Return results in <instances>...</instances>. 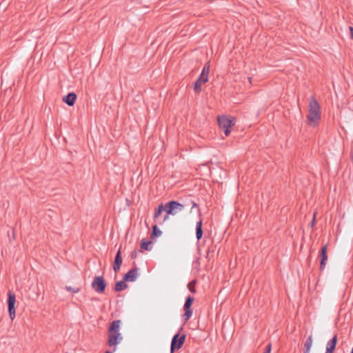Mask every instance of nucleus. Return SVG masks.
I'll use <instances>...</instances> for the list:
<instances>
[{
	"instance_id": "30",
	"label": "nucleus",
	"mask_w": 353,
	"mask_h": 353,
	"mask_svg": "<svg viewBox=\"0 0 353 353\" xmlns=\"http://www.w3.org/2000/svg\"><path fill=\"white\" fill-rule=\"evenodd\" d=\"M248 81L251 83V78L250 77H248Z\"/></svg>"
},
{
	"instance_id": "24",
	"label": "nucleus",
	"mask_w": 353,
	"mask_h": 353,
	"mask_svg": "<svg viewBox=\"0 0 353 353\" xmlns=\"http://www.w3.org/2000/svg\"><path fill=\"white\" fill-rule=\"evenodd\" d=\"M65 290L68 292H72L74 293H78L80 291L79 288H72L71 286H65Z\"/></svg>"
},
{
	"instance_id": "23",
	"label": "nucleus",
	"mask_w": 353,
	"mask_h": 353,
	"mask_svg": "<svg viewBox=\"0 0 353 353\" xmlns=\"http://www.w3.org/2000/svg\"><path fill=\"white\" fill-rule=\"evenodd\" d=\"M196 283V280H193L188 284V288L192 293H196L195 285Z\"/></svg>"
},
{
	"instance_id": "21",
	"label": "nucleus",
	"mask_w": 353,
	"mask_h": 353,
	"mask_svg": "<svg viewBox=\"0 0 353 353\" xmlns=\"http://www.w3.org/2000/svg\"><path fill=\"white\" fill-rule=\"evenodd\" d=\"M152 244V242L150 241H145L143 239L141 242V248L145 250H150L151 247L150 245Z\"/></svg>"
},
{
	"instance_id": "25",
	"label": "nucleus",
	"mask_w": 353,
	"mask_h": 353,
	"mask_svg": "<svg viewBox=\"0 0 353 353\" xmlns=\"http://www.w3.org/2000/svg\"><path fill=\"white\" fill-rule=\"evenodd\" d=\"M130 257L132 259H135L137 257V251L134 250L133 252H132V253L130 254Z\"/></svg>"
},
{
	"instance_id": "12",
	"label": "nucleus",
	"mask_w": 353,
	"mask_h": 353,
	"mask_svg": "<svg viewBox=\"0 0 353 353\" xmlns=\"http://www.w3.org/2000/svg\"><path fill=\"white\" fill-rule=\"evenodd\" d=\"M77 96L74 92H70L64 96L62 99L63 101L69 106H72L75 103Z\"/></svg>"
},
{
	"instance_id": "16",
	"label": "nucleus",
	"mask_w": 353,
	"mask_h": 353,
	"mask_svg": "<svg viewBox=\"0 0 353 353\" xmlns=\"http://www.w3.org/2000/svg\"><path fill=\"white\" fill-rule=\"evenodd\" d=\"M121 321L114 320L113 321L109 327L108 332H119L120 327Z\"/></svg>"
},
{
	"instance_id": "9",
	"label": "nucleus",
	"mask_w": 353,
	"mask_h": 353,
	"mask_svg": "<svg viewBox=\"0 0 353 353\" xmlns=\"http://www.w3.org/2000/svg\"><path fill=\"white\" fill-rule=\"evenodd\" d=\"M108 343L110 346L117 345L121 340L122 336L119 332H108Z\"/></svg>"
},
{
	"instance_id": "3",
	"label": "nucleus",
	"mask_w": 353,
	"mask_h": 353,
	"mask_svg": "<svg viewBox=\"0 0 353 353\" xmlns=\"http://www.w3.org/2000/svg\"><path fill=\"white\" fill-rule=\"evenodd\" d=\"M188 204L181 203L176 201H170L165 205V212L168 214L175 215L177 212L184 210Z\"/></svg>"
},
{
	"instance_id": "20",
	"label": "nucleus",
	"mask_w": 353,
	"mask_h": 353,
	"mask_svg": "<svg viewBox=\"0 0 353 353\" xmlns=\"http://www.w3.org/2000/svg\"><path fill=\"white\" fill-rule=\"evenodd\" d=\"M163 211L165 212V205L161 203L158 206L157 209L155 210L154 218L157 219Z\"/></svg>"
},
{
	"instance_id": "13",
	"label": "nucleus",
	"mask_w": 353,
	"mask_h": 353,
	"mask_svg": "<svg viewBox=\"0 0 353 353\" xmlns=\"http://www.w3.org/2000/svg\"><path fill=\"white\" fill-rule=\"evenodd\" d=\"M337 343V335L335 334L332 339H330L326 345L325 353H333Z\"/></svg>"
},
{
	"instance_id": "4",
	"label": "nucleus",
	"mask_w": 353,
	"mask_h": 353,
	"mask_svg": "<svg viewBox=\"0 0 353 353\" xmlns=\"http://www.w3.org/2000/svg\"><path fill=\"white\" fill-rule=\"evenodd\" d=\"M15 303H16V295L12 291L8 292L7 304L8 308L9 316L11 320H13L16 316L15 313Z\"/></svg>"
},
{
	"instance_id": "15",
	"label": "nucleus",
	"mask_w": 353,
	"mask_h": 353,
	"mask_svg": "<svg viewBox=\"0 0 353 353\" xmlns=\"http://www.w3.org/2000/svg\"><path fill=\"white\" fill-rule=\"evenodd\" d=\"M203 221L202 219H200L199 221L196 222V238L197 241H200L203 236V228H202Z\"/></svg>"
},
{
	"instance_id": "19",
	"label": "nucleus",
	"mask_w": 353,
	"mask_h": 353,
	"mask_svg": "<svg viewBox=\"0 0 353 353\" xmlns=\"http://www.w3.org/2000/svg\"><path fill=\"white\" fill-rule=\"evenodd\" d=\"M162 234V232L159 229L157 225H154L152 227L151 238L154 239L159 236Z\"/></svg>"
},
{
	"instance_id": "5",
	"label": "nucleus",
	"mask_w": 353,
	"mask_h": 353,
	"mask_svg": "<svg viewBox=\"0 0 353 353\" xmlns=\"http://www.w3.org/2000/svg\"><path fill=\"white\" fill-rule=\"evenodd\" d=\"M106 283L101 276H95L92 283V289L97 293H103L105 290Z\"/></svg>"
},
{
	"instance_id": "2",
	"label": "nucleus",
	"mask_w": 353,
	"mask_h": 353,
	"mask_svg": "<svg viewBox=\"0 0 353 353\" xmlns=\"http://www.w3.org/2000/svg\"><path fill=\"white\" fill-rule=\"evenodd\" d=\"M217 121L219 128L224 130L225 135L228 136L231 132L230 128L235 124L234 117L221 115L218 117Z\"/></svg>"
},
{
	"instance_id": "29",
	"label": "nucleus",
	"mask_w": 353,
	"mask_h": 353,
	"mask_svg": "<svg viewBox=\"0 0 353 353\" xmlns=\"http://www.w3.org/2000/svg\"><path fill=\"white\" fill-rule=\"evenodd\" d=\"M169 215H170V214H168L166 213V215L164 216L163 221H165L166 219H168V216H169Z\"/></svg>"
},
{
	"instance_id": "11",
	"label": "nucleus",
	"mask_w": 353,
	"mask_h": 353,
	"mask_svg": "<svg viewBox=\"0 0 353 353\" xmlns=\"http://www.w3.org/2000/svg\"><path fill=\"white\" fill-rule=\"evenodd\" d=\"M122 261H123V260H122V257H121V248H119L115 255L114 264H113V270L115 272H117L120 270L121 265L122 264Z\"/></svg>"
},
{
	"instance_id": "28",
	"label": "nucleus",
	"mask_w": 353,
	"mask_h": 353,
	"mask_svg": "<svg viewBox=\"0 0 353 353\" xmlns=\"http://www.w3.org/2000/svg\"><path fill=\"white\" fill-rule=\"evenodd\" d=\"M315 216H316V214H315V213H314V214L313 219H312V222H311V227H313V226H314V223H315Z\"/></svg>"
},
{
	"instance_id": "6",
	"label": "nucleus",
	"mask_w": 353,
	"mask_h": 353,
	"mask_svg": "<svg viewBox=\"0 0 353 353\" xmlns=\"http://www.w3.org/2000/svg\"><path fill=\"white\" fill-rule=\"evenodd\" d=\"M185 337V334L180 336L179 333L174 335L170 346L171 353H173L175 350H179L183 346Z\"/></svg>"
},
{
	"instance_id": "32",
	"label": "nucleus",
	"mask_w": 353,
	"mask_h": 353,
	"mask_svg": "<svg viewBox=\"0 0 353 353\" xmlns=\"http://www.w3.org/2000/svg\"><path fill=\"white\" fill-rule=\"evenodd\" d=\"M350 353H353V347H352V349L351 350V352Z\"/></svg>"
},
{
	"instance_id": "1",
	"label": "nucleus",
	"mask_w": 353,
	"mask_h": 353,
	"mask_svg": "<svg viewBox=\"0 0 353 353\" xmlns=\"http://www.w3.org/2000/svg\"><path fill=\"white\" fill-rule=\"evenodd\" d=\"M321 119V108L318 101L311 97L308 107V114L307 116V123L310 126L316 125Z\"/></svg>"
},
{
	"instance_id": "18",
	"label": "nucleus",
	"mask_w": 353,
	"mask_h": 353,
	"mask_svg": "<svg viewBox=\"0 0 353 353\" xmlns=\"http://www.w3.org/2000/svg\"><path fill=\"white\" fill-rule=\"evenodd\" d=\"M313 340H312V336L310 335L305 341L304 343V353H309L310 351V348L312 345Z\"/></svg>"
},
{
	"instance_id": "10",
	"label": "nucleus",
	"mask_w": 353,
	"mask_h": 353,
	"mask_svg": "<svg viewBox=\"0 0 353 353\" xmlns=\"http://www.w3.org/2000/svg\"><path fill=\"white\" fill-rule=\"evenodd\" d=\"M319 257L321 258L320 270H324L327 260V245H324L320 250Z\"/></svg>"
},
{
	"instance_id": "17",
	"label": "nucleus",
	"mask_w": 353,
	"mask_h": 353,
	"mask_svg": "<svg viewBox=\"0 0 353 353\" xmlns=\"http://www.w3.org/2000/svg\"><path fill=\"white\" fill-rule=\"evenodd\" d=\"M125 282L126 281H124L123 279V281H117L114 285V291L121 292L125 290L128 288V285Z\"/></svg>"
},
{
	"instance_id": "27",
	"label": "nucleus",
	"mask_w": 353,
	"mask_h": 353,
	"mask_svg": "<svg viewBox=\"0 0 353 353\" xmlns=\"http://www.w3.org/2000/svg\"><path fill=\"white\" fill-rule=\"evenodd\" d=\"M271 351V344H268L266 347V350L263 353H270Z\"/></svg>"
},
{
	"instance_id": "8",
	"label": "nucleus",
	"mask_w": 353,
	"mask_h": 353,
	"mask_svg": "<svg viewBox=\"0 0 353 353\" xmlns=\"http://www.w3.org/2000/svg\"><path fill=\"white\" fill-rule=\"evenodd\" d=\"M134 268L130 270L126 274L123 275V279L126 282H132L136 280L138 276V268L135 262L133 263Z\"/></svg>"
},
{
	"instance_id": "7",
	"label": "nucleus",
	"mask_w": 353,
	"mask_h": 353,
	"mask_svg": "<svg viewBox=\"0 0 353 353\" xmlns=\"http://www.w3.org/2000/svg\"><path fill=\"white\" fill-rule=\"evenodd\" d=\"M194 300V297L191 296H188L185 299V304L183 305V318L185 322H187L192 315V310L191 309V305H192Z\"/></svg>"
},
{
	"instance_id": "31",
	"label": "nucleus",
	"mask_w": 353,
	"mask_h": 353,
	"mask_svg": "<svg viewBox=\"0 0 353 353\" xmlns=\"http://www.w3.org/2000/svg\"><path fill=\"white\" fill-rule=\"evenodd\" d=\"M105 353H112V352H110V351H107V352H105Z\"/></svg>"
},
{
	"instance_id": "14",
	"label": "nucleus",
	"mask_w": 353,
	"mask_h": 353,
	"mask_svg": "<svg viewBox=\"0 0 353 353\" xmlns=\"http://www.w3.org/2000/svg\"><path fill=\"white\" fill-rule=\"evenodd\" d=\"M210 72V63L207 62L203 68L202 72L199 76V79H202V82L205 83L208 81V74Z\"/></svg>"
},
{
	"instance_id": "22",
	"label": "nucleus",
	"mask_w": 353,
	"mask_h": 353,
	"mask_svg": "<svg viewBox=\"0 0 353 353\" xmlns=\"http://www.w3.org/2000/svg\"><path fill=\"white\" fill-rule=\"evenodd\" d=\"M203 83L202 82V79L198 78L196 81L194 83V90L196 93H199L201 91V85Z\"/></svg>"
},
{
	"instance_id": "26",
	"label": "nucleus",
	"mask_w": 353,
	"mask_h": 353,
	"mask_svg": "<svg viewBox=\"0 0 353 353\" xmlns=\"http://www.w3.org/2000/svg\"><path fill=\"white\" fill-rule=\"evenodd\" d=\"M191 204H192L191 210H192L194 208H196L198 209L199 212L200 211L198 205L194 201H191Z\"/></svg>"
}]
</instances>
